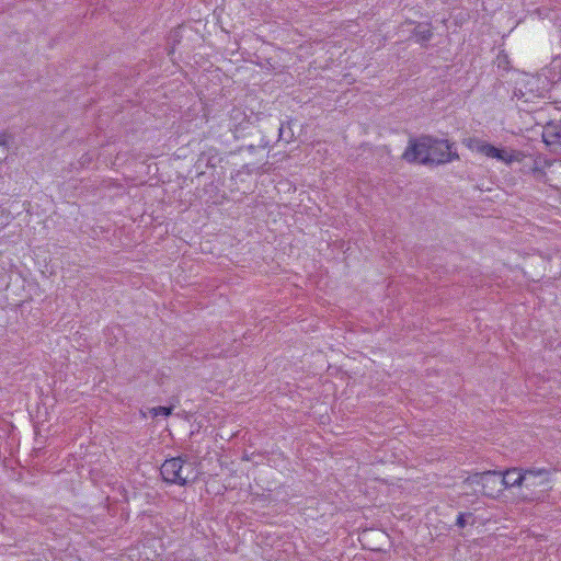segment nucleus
<instances>
[{
	"label": "nucleus",
	"mask_w": 561,
	"mask_h": 561,
	"mask_svg": "<svg viewBox=\"0 0 561 561\" xmlns=\"http://www.w3.org/2000/svg\"><path fill=\"white\" fill-rule=\"evenodd\" d=\"M178 35H179V32H178V31L173 32L172 36L174 37V41H178V39H176V38H178Z\"/></svg>",
	"instance_id": "15"
},
{
	"label": "nucleus",
	"mask_w": 561,
	"mask_h": 561,
	"mask_svg": "<svg viewBox=\"0 0 561 561\" xmlns=\"http://www.w3.org/2000/svg\"><path fill=\"white\" fill-rule=\"evenodd\" d=\"M9 214L0 209V228L8 224Z\"/></svg>",
	"instance_id": "12"
},
{
	"label": "nucleus",
	"mask_w": 561,
	"mask_h": 561,
	"mask_svg": "<svg viewBox=\"0 0 561 561\" xmlns=\"http://www.w3.org/2000/svg\"><path fill=\"white\" fill-rule=\"evenodd\" d=\"M431 144V136L411 138L409 140V146L402 154V158L410 163H421L428 165Z\"/></svg>",
	"instance_id": "4"
},
{
	"label": "nucleus",
	"mask_w": 561,
	"mask_h": 561,
	"mask_svg": "<svg viewBox=\"0 0 561 561\" xmlns=\"http://www.w3.org/2000/svg\"><path fill=\"white\" fill-rule=\"evenodd\" d=\"M466 516H472V514L471 513H469V514L460 513L458 515L457 520H456V525L459 528H463L467 525Z\"/></svg>",
	"instance_id": "11"
},
{
	"label": "nucleus",
	"mask_w": 561,
	"mask_h": 561,
	"mask_svg": "<svg viewBox=\"0 0 561 561\" xmlns=\"http://www.w3.org/2000/svg\"><path fill=\"white\" fill-rule=\"evenodd\" d=\"M507 472L508 469L503 472L495 470L482 472V494L491 499H496L505 489L513 488L511 484V476H513V473Z\"/></svg>",
	"instance_id": "3"
},
{
	"label": "nucleus",
	"mask_w": 561,
	"mask_h": 561,
	"mask_svg": "<svg viewBox=\"0 0 561 561\" xmlns=\"http://www.w3.org/2000/svg\"><path fill=\"white\" fill-rule=\"evenodd\" d=\"M481 477H482V472H477L472 476H469L463 482L466 484H482V480H481Z\"/></svg>",
	"instance_id": "10"
},
{
	"label": "nucleus",
	"mask_w": 561,
	"mask_h": 561,
	"mask_svg": "<svg viewBox=\"0 0 561 561\" xmlns=\"http://www.w3.org/2000/svg\"><path fill=\"white\" fill-rule=\"evenodd\" d=\"M542 138L547 145L561 146V121L548 123L545 126Z\"/></svg>",
	"instance_id": "7"
},
{
	"label": "nucleus",
	"mask_w": 561,
	"mask_h": 561,
	"mask_svg": "<svg viewBox=\"0 0 561 561\" xmlns=\"http://www.w3.org/2000/svg\"><path fill=\"white\" fill-rule=\"evenodd\" d=\"M172 410H173L172 407H154L150 410V413L153 416H159V415L169 416V415H171Z\"/></svg>",
	"instance_id": "9"
},
{
	"label": "nucleus",
	"mask_w": 561,
	"mask_h": 561,
	"mask_svg": "<svg viewBox=\"0 0 561 561\" xmlns=\"http://www.w3.org/2000/svg\"><path fill=\"white\" fill-rule=\"evenodd\" d=\"M279 138H280V139H284L286 142H288V141H289V138H285V137H284V129H283V127H280V128H279Z\"/></svg>",
	"instance_id": "13"
},
{
	"label": "nucleus",
	"mask_w": 561,
	"mask_h": 561,
	"mask_svg": "<svg viewBox=\"0 0 561 561\" xmlns=\"http://www.w3.org/2000/svg\"><path fill=\"white\" fill-rule=\"evenodd\" d=\"M413 36L416 42L425 43L433 37V31L430 23H417L413 30Z\"/></svg>",
	"instance_id": "8"
},
{
	"label": "nucleus",
	"mask_w": 561,
	"mask_h": 561,
	"mask_svg": "<svg viewBox=\"0 0 561 561\" xmlns=\"http://www.w3.org/2000/svg\"><path fill=\"white\" fill-rule=\"evenodd\" d=\"M5 145V135L0 134V146Z\"/></svg>",
	"instance_id": "14"
},
{
	"label": "nucleus",
	"mask_w": 561,
	"mask_h": 561,
	"mask_svg": "<svg viewBox=\"0 0 561 561\" xmlns=\"http://www.w3.org/2000/svg\"><path fill=\"white\" fill-rule=\"evenodd\" d=\"M467 147L476 150L489 158H494L506 163L512 162L516 157L504 149H499L479 138H469L466 142Z\"/></svg>",
	"instance_id": "6"
},
{
	"label": "nucleus",
	"mask_w": 561,
	"mask_h": 561,
	"mask_svg": "<svg viewBox=\"0 0 561 561\" xmlns=\"http://www.w3.org/2000/svg\"><path fill=\"white\" fill-rule=\"evenodd\" d=\"M507 473L516 476L512 481L513 486H522L519 495L524 502H542L548 491L551 490L552 470L548 468H510Z\"/></svg>",
	"instance_id": "1"
},
{
	"label": "nucleus",
	"mask_w": 561,
	"mask_h": 561,
	"mask_svg": "<svg viewBox=\"0 0 561 561\" xmlns=\"http://www.w3.org/2000/svg\"><path fill=\"white\" fill-rule=\"evenodd\" d=\"M160 472L165 482L179 485H186L197 479L194 463L187 462L182 457L167 459Z\"/></svg>",
	"instance_id": "2"
},
{
	"label": "nucleus",
	"mask_w": 561,
	"mask_h": 561,
	"mask_svg": "<svg viewBox=\"0 0 561 561\" xmlns=\"http://www.w3.org/2000/svg\"><path fill=\"white\" fill-rule=\"evenodd\" d=\"M458 159L459 156L454 148V144L445 139L432 137L428 164H444Z\"/></svg>",
	"instance_id": "5"
}]
</instances>
